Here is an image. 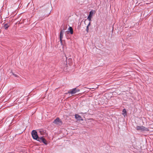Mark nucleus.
I'll return each instance as SVG.
<instances>
[{
	"label": "nucleus",
	"instance_id": "nucleus-2",
	"mask_svg": "<svg viewBox=\"0 0 153 153\" xmlns=\"http://www.w3.org/2000/svg\"><path fill=\"white\" fill-rule=\"evenodd\" d=\"M31 134L34 140H37L38 138L39 137L38 136L37 132L35 130H33L32 131L31 133Z\"/></svg>",
	"mask_w": 153,
	"mask_h": 153
},
{
	"label": "nucleus",
	"instance_id": "nucleus-12",
	"mask_svg": "<svg viewBox=\"0 0 153 153\" xmlns=\"http://www.w3.org/2000/svg\"><path fill=\"white\" fill-rule=\"evenodd\" d=\"M90 22H89V23H88V25H87V27H86V30L87 32H88V31L89 29L88 27L90 25Z\"/></svg>",
	"mask_w": 153,
	"mask_h": 153
},
{
	"label": "nucleus",
	"instance_id": "nucleus-8",
	"mask_svg": "<svg viewBox=\"0 0 153 153\" xmlns=\"http://www.w3.org/2000/svg\"><path fill=\"white\" fill-rule=\"evenodd\" d=\"M68 31L69 32H70L71 34H72L73 33V30L72 27H69L68 28Z\"/></svg>",
	"mask_w": 153,
	"mask_h": 153
},
{
	"label": "nucleus",
	"instance_id": "nucleus-6",
	"mask_svg": "<svg viewBox=\"0 0 153 153\" xmlns=\"http://www.w3.org/2000/svg\"><path fill=\"white\" fill-rule=\"evenodd\" d=\"M94 13V11L91 10L90 11L89 15L88 17V19L90 22L91 20V18Z\"/></svg>",
	"mask_w": 153,
	"mask_h": 153
},
{
	"label": "nucleus",
	"instance_id": "nucleus-14",
	"mask_svg": "<svg viewBox=\"0 0 153 153\" xmlns=\"http://www.w3.org/2000/svg\"><path fill=\"white\" fill-rule=\"evenodd\" d=\"M64 30H61L60 31V33L61 34H63V33H64Z\"/></svg>",
	"mask_w": 153,
	"mask_h": 153
},
{
	"label": "nucleus",
	"instance_id": "nucleus-10",
	"mask_svg": "<svg viewBox=\"0 0 153 153\" xmlns=\"http://www.w3.org/2000/svg\"><path fill=\"white\" fill-rule=\"evenodd\" d=\"M9 27V25H8L6 23L4 25V27L5 30H7L8 28Z\"/></svg>",
	"mask_w": 153,
	"mask_h": 153
},
{
	"label": "nucleus",
	"instance_id": "nucleus-11",
	"mask_svg": "<svg viewBox=\"0 0 153 153\" xmlns=\"http://www.w3.org/2000/svg\"><path fill=\"white\" fill-rule=\"evenodd\" d=\"M63 34H61L60 33V42L61 43L62 42V39L63 38Z\"/></svg>",
	"mask_w": 153,
	"mask_h": 153
},
{
	"label": "nucleus",
	"instance_id": "nucleus-9",
	"mask_svg": "<svg viewBox=\"0 0 153 153\" xmlns=\"http://www.w3.org/2000/svg\"><path fill=\"white\" fill-rule=\"evenodd\" d=\"M123 114L125 116L126 115V109L124 108L123 109Z\"/></svg>",
	"mask_w": 153,
	"mask_h": 153
},
{
	"label": "nucleus",
	"instance_id": "nucleus-3",
	"mask_svg": "<svg viewBox=\"0 0 153 153\" xmlns=\"http://www.w3.org/2000/svg\"><path fill=\"white\" fill-rule=\"evenodd\" d=\"M53 123L58 125H61L62 124V121L59 117H57L55 119Z\"/></svg>",
	"mask_w": 153,
	"mask_h": 153
},
{
	"label": "nucleus",
	"instance_id": "nucleus-5",
	"mask_svg": "<svg viewBox=\"0 0 153 153\" xmlns=\"http://www.w3.org/2000/svg\"><path fill=\"white\" fill-rule=\"evenodd\" d=\"M80 90L79 89H76V88H75L72 89V90L70 91H68V93H71V94H74L76 93L77 92H79Z\"/></svg>",
	"mask_w": 153,
	"mask_h": 153
},
{
	"label": "nucleus",
	"instance_id": "nucleus-13",
	"mask_svg": "<svg viewBox=\"0 0 153 153\" xmlns=\"http://www.w3.org/2000/svg\"><path fill=\"white\" fill-rule=\"evenodd\" d=\"M12 74H13V75H14L15 77H18V75H17V74H15L13 73H12Z\"/></svg>",
	"mask_w": 153,
	"mask_h": 153
},
{
	"label": "nucleus",
	"instance_id": "nucleus-7",
	"mask_svg": "<svg viewBox=\"0 0 153 153\" xmlns=\"http://www.w3.org/2000/svg\"><path fill=\"white\" fill-rule=\"evenodd\" d=\"M75 118L79 120H83V119L82 118L81 116L77 114H75Z\"/></svg>",
	"mask_w": 153,
	"mask_h": 153
},
{
	"label": "nucleus",
	"instance_id": "nucleus-1",
	"mask_svg": "<svg viewBox=\"0 0 153 153\" xmlns=\"http://www.w3.org/2000/svg\"><path fill=\"white\" fill-rule=\"evenodd\" d=\"M136 129L138 131H149V129L143 126H137L136 127Z\"/></svg>",
	"mask_w": 153,
	"mask_h": 153
},
{
	"label": "nucleus",
	"instance_id": "nucleus-4",
	"mask_svg": "<svg viewBox=\"0 0 153 153\" xmlns=\"http://www.w3.org/2000/svg\"><path fill=\"white\" fill-rule=\"evenodd\" d=\"M37 140L39 141L40 142H42L45 145L47 144L46 140L43 137H39L38 138Z\"/></svg>",
	"mask_w": 153,
	"mask_h": 153
}]
</instances>
